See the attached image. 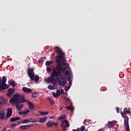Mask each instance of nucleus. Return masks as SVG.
Listing matches in <instances>:
<instances>
[{"mask_svg":"<svg viewBox=\"0 0 131 131\" xmlns=\"http://www.w3.org/2000/svg\"><path fill=\"white\" fill-rule=\"evenodd\" d=\"M55 51L56 53L58 54L57 56L55 57V62L57 64L56 68L53 69V72L52 74L50 75V78H47V81L51 82L53 84V85H57L58 84L62 86H64L67 83V80L66 79H61V81L59 79V75L61 74V71L62 69V65L68 67L69 64L67 63L66 59H65L64 53L59 47L55 48Z\"/></svg>","mask_w":131,"mask_h":131,"instance_id":"f257e3e1","label":"nucleus"},{"mask_svg":"<svg viewBox=\"0 0 131 131\" xmlns=\"http://www.w3.org/2000/svg\"><path fill=\"white\" fill-rule=\"evenodd\" d=\"M28 100L24 99V96H20L18 94L14 95L12 98L10 100V103L13 105L15 103H21L27 102Z\"/></svg>","mask_w":131,"mask_h":131,"instance_id":"f03ea898","label":"nucleus"},{"mask_svg":"<svg viewBox=\"0 0 131 131\" xmlns=\"http://www.w3.org/2000/svg\"><path fill=\"white\" fill-rule=\"evenodd\" d=\"M28 74L31 79V80L35 81L36 82L39 80V77L38 76H35L34 69H28Z\"/></svg>","mask_w":131,"mask_h":131,"instance_id":"7ed1b4c3","label":"nucleus"},{"mask_svg":"<svg viewBox=\"0 0 131 131\" xmlns=\"http://www.w3.org/2000/svg\"><path fill=\"white\" fill-rule=\"evenodd\" d=\"M0 77V92H2L3 90H5L9 88L8 85H7L6 83L7 81V78L5 77V76H4L3 77V79L1 81Z\"/></svg>","mask_w":131,"mask_h":131,"instance_id":"20e7f679","label":"nucleus"},{"mask_svg":"<svg viewBox=\"0 0 131 131\" xmlns=\"http://www.w3.org/2000/svg\"><path fill=\"white\" fill-rule=\"evenodd\" d=\"M60 126H61V128L63 129V131H67V128L69 127L70 124H69V121L64 120L62 121V122H61V124H60Z\"/></svg>","mask_w":131,"mask_h":131,"instance_id":"39448f33","label":"nucleus"},{"mask_svg":"<svg viewBox=\"0 0 131 131\" xmlns=\"http://www.w3.org/2000/svg\"><path fill=\"white\" fill-rule=\"evenodd\" d=\"M13 111L11 108H8L7 110V114L6 115L7 118L8 119L12 115Z\"/></svg>","mask_w":131,"mask_h":131,"instance_id":"423d86ee","label":"nucleus"},{"mask_svg":"<svg viewBox=\"0 0 131 131\" xmlns=\"http://www.w3.org/2000/svg\"><path fill=\"white\" fill-rule=\"evenodd\" d=\"M36 122H37V121H36V120L33 121L32 119H30L29 120L26 119V120L23 121L22 123L23 124H26V123H35Z\"/></svg>","mask_w":131,"mask_h":131,"instance_id":"0eeeda50","label":"nucleus"},{"mask_svg":"<svg viewBox=\"0 0 131 131\" xmlns=\"http://www.w3.org/2000/svg\"><path fill=\"white\" fill-rule=\"evenodd\" d=\"M27 102L28 105H29L30 110L33 111V110L35 109V107H34V105L33 103H32L31 101H28V100Z\"/></svg>","mask_w":131,"mask_h":131,"instance_id":"6e6552de","label":"nucleus"},{"mask_svg":"<svg viewBox=\"0 0 131 131\" xmlns=\"http://www.w3.org/2000/svg\"><path fill=\"white\" fill-rule=\"evenodd\" d=\"M23 91L26 93H30L32 92V90L26 87H24L23 88Z\"/></svg>","mask_w":131,"mask_h":131,"instance_id":"1a4fd4ad","label":"nucleus"},{"mask_svg":"<svg viewBox=\"0 0 131 131\" xmlns=\"http://www.w3.org/2000/svg\"><path fill=\"white\" fill-rule=\"evenodd\" d=\"M65 75L67 76V78L71 80V72H69V71H66L65 72Z\"/></svg>","mask_w":131,"mask_h":131,"instance_id":"9d476101","label":"nucleus"},{"mask_svg":"<svg viewBox=\"0 0 131 131\" xmlns=\"http://www.w3.org/2000/svg\"><path fill=\"white\" fill-rule=\"evenodd\" d=\"M124 126L125 128L129 127V118H127V119H124Z\"/></svg>","mask_w":131,"mask_h":131,"instance_id":"9b49d317","label":"nucleus"},{"mask_svg":"<svg viewBox=\"0 0 131 131\" xmlns=\"http://www.w3.org/2000/svg\"><path fill=\"white\" fill-rule=\"evenodd\" d=\"M8 93L7 94V96L10 97L11 95L14 93L15 90L13 89H10L8 90Z\"/></svg>","mask_w":131,"mask_h":131,"instance_id":"f8f14e48","label":"nucleus"},{"mask_svg":"<svg viewBox=\"0 0 131 131\" xmlns=\"http://www.w3.org/2000/svg\"><path fill=\"white\" fill-rule=\"evenodd\" d=\"M33 125V124H31L29 125H21L20 126V128L23 130H25L28 129V127H31Z\"/></svg>","mask_w":131,"mask_h":131,"instance_id":"ddd939ff","label":"nucleus"},{"mask_svg":"<svg viewBox=\"0 0 131 131\" xmlns=\"http://www.w3.org/2000/svg\"><path fill=\"white\" fill-rule=\"evenodd\" d=\"M85 127L82 126L80 128H77L76 129H73L72 131H85Z\"/></svg>","mask_w":131,"mask_h":131,"instance_id":"4468645a","label":"nucleus"},{"mask_svg":"<svg viewBox=\"0 0 131 131\" xmlns=\"http://www.w3.org/2000/svg\"><path fill=\"white\" fill-rule=\"evenodd\" d=\"M20 119H21V118L20 117H17L16 118L13 117V118L11 119L10 121H11V122H14L18 121V120H19Z\"/></svg>","mask_w":131,"mask_h":131,"instance_id":"2eb2a0df","label":"nucleus"},{"mask_svg":"<svg viewBox=\"0 0 131 131\" xmlns=\"http://www.w3.org/2000/svg\"><path fill=\"white\" fill-rule=\"evenodd\" d=\"M106 126H107V127L108 128H111L114 126V122L112 121H109L107 123V124H106Z\"/></svg>","mask_w":131,"mask_h":131,"instance_id":"dca6fc26","label":"nucleus"},{"mask_svg":"<svg viewBox=\"0 0 131 131\" xmlns=\"http://www.w3.org/2000/svg\"><path fill=\"white\" fill-rule=\"evenodd\" d=\"M5 114L4 112H2L0 113V120H3L5 119Z\"/></svg>","mask_w":131,"mask_h":131,"instance_id":"f3484780","label":"nucleus"},{"mask_svg":"<svg viewBox=\"0 0 131 131\" xmlns=\"http://www.w3.org/2000/svg\"><path fill=\"white\" fill-rule=\"evenodd\" d=\"M19 103H15L16 104V107L20 111V110L21 108H23L24 107V105L23 104H21L19 106Z\"/></svg>","mask_w":131,"mask_h":131,"instance_id":"a211bd4d","label":"nucleus"},{"mask_svg":"<svg viewBox=\"0 0 131 131\" xmlns=\"http://www.w3.org/2000/svg\"><path fill=\"white\" fill-rule=\"evenodd\" d=\"M47 119V117L40 118V119H39V122L45 123Z\"/></svg>","mask_w":131,"mask_h":131,"instance_id":"6ab92c4d","label":"nucleus"},{"mask_svg":"<svg viewBox=\"0 0 131 131\" xmlns=\"http://www.w3.org/2000/svg\"><path fill=\"white\" fill-rule=\"evenodd\" d=\"M53 121H49L47 123V127H52L53 126Z\"/></svg>","mask_w":131,"mask_h":131,"instance_id":"aec40b11","label":"nucleus"},{"mask_svg":"<svg viewBox=\"0 0 131 131\" xmlns=\"http://www.w3.org/2000/svg\"><path fill=\"white\" fill-rule=\"evenodd\" d=\"M66 118H67L66 116L64 115H61V116L58 117V120H59V121H61V120L66 119Z\"/></svg>","mask_w":131,"mask_h":131,"instance_id":"412c9836","label":"nucleus"},{"mask_svg":"<svg viewBox=\"0 0 131 131\" xmlns=\"http://www.w3.org/2000/svg\"><path fill=\"white\" fill-rule=\"evenodd\" d=\"M52 63H53L52 60H50V61H46L45 64H46V66L48 67V66H51V64Z\"/></svg>","mask_w":131,"mask_h":131,"instance_id":"4be33fe9","label":"nucleus"},{"mask_svg":"<svg viewBox=\"0 0 131 131\" xmlns=\"http://www.w3.org/2000/svg\"><path fill=\"white\" fill-rule=\"evenodd\" d=\"M39 113L41 116H45L49 114V112H39Z\"/></svg>","mask_w":131,"mask_h":131,"instance_id":"5701e85b","label":"nucleus"},{"mask_svg":"<svg viewBox=\"0 0 131 131\" xmlns=\"http://www.w3.org/2000/svg\"><path fill=\"white\" fill-rule=\"evenodd\" d=\"M37 93L35 92V93H32V98H37Z\"/></svg>","mask_w":131,"mask_h":131,"instance_id":"b1692460","label":"nucleus"},{"mask_svg":"<svg viewBox=\"0 0 131 131\" xmlns=\"http://www.w3.org/2000/svg\"><path fill=\"white\" fill-rule=\"evenodd\" d=\"M124 113L125 114H130V111L127 108H125L124 109Z\"/></svg>","mask_w":131,"mask_h":131,"instance_id":"393cba45","label":"nucleus"},{"mask_svg":"<svg viewBox=\"0 0 131 131\" xmlns=\"http://www.w3.org/2000/svg\"><path fill=\"white\" fill-rule=\"evenodd\" d=\"M48 88L49 89V90H53L55 89V86H53L52 85H49L48 86Z\"/></svg>","mask_w":131,"mask_h":131,"instance_id":"a878e982","label":"nucleus"},{"mask_svg":"<svg viewBox=\"0 0 131 131\" xmlns=\"http://www.w3.org/2000/svg\"><path fill=\"white\" fill-rule=\"evenodd\" d=\"M30 112V110H26L25 112H23V114L24 115H28Z\"/></svg>","mask_w":131,"mask_h":131,"instance_id":"bb28decb","label":"nucleus"},{"mask_svg":"<svg viewBox=\"0 0 131 131\" xmlns=\"http://www.w3.org/2000/svg\"><path fill=\"white\" fill-rule=\"evenodd\" d=\"M11 85H12L13 87H15L17 85V84H16V83L15 82H14V81H11V83H10Z\"/></svg>","mask_w":131,"mask_h":131,"instance_id":"cd10ccee","label":"nucleus"},{"mask_svg":"<svg viewBox=\"0 0 131 131\" xmlns=\"http://www.w3.org/2000/svg\"><path fill=\"white\" fill-rule=\"evenodd\" d=\"M60 95V94H57V93H53V97L57 98L58 97H59Z\"/></svg>","mask_w":131,"mask_h":131,"instance_id":"c85d7f7f","label":"nucleus"},{"mask_svg":"<svg viewBox=\"0 0 131 131\" xmlns=\"http://www.w3.org/2000/svg\"><path fill=\"white\" fill-rule=\"evenodd\" d=\"M66 108H67L68 110H70V111H74V108H73V107H72L71 106L66 107Z\"/></svg>","mask_w":131,"mask_h":131,"instance_id":"c756f323","label":"nucleus"},{"mask_svg":"<svg viewBox=\"0 0 131 131\" xmlns=\"http://www.w3.org/2000/svg\"><path fill=\"white\" fill-rule=\"evenodd\" d=\"M70 89V86H65L64 88V90L66 91V92H68L69 91V89Z\"/></svg>","mask_w":131,"mask_h":131,"instance_id":"7c9ffc66","label":"nucleus"},{"mask_svg":"<svg viewBox=\"0 0 131 131\" xmlns=\"http://www.w3.org/2000/svg\"><path fill=\"white\" fill-rule=\"evenodd\" d=\"M43 60H44L43 57H41V58H40V59H39V60H38V62L39 63H41L42 61H43Z\"/></svg>","mask_w":131,"mask_h":131,"instance_id":"2f4dec72","label":"nucleus"},{"mask_svg":"<svg viewBox=\"0 0 131 131\" xmlns=\"http://www.w3.org/2000/svg\"><path fill=\"white\" fill-rule=\"evenodd\" d=\"M52 71V68L50 67H47V72H51Z\"/></svg>","mask_w":131,"mask_h":131,"instance_id":"473e14b6","label":"nucleus"},{"mask_svg":"<svg viewBox=\"0 0 131 131\" xmlns=\"http://www.w3.org/2000/svg\"><path fill=\"white\" fill-rule=\"evenodd\" d=\"M53 125L55 127H57L59 125V123L58 122L54 123L53 122Z\"/></svg>","mask_w":131,"mask_h":131,"instance_id":"72a5a7b5","label":"nucleus"},{"mask_svg":"<svg viewBox=\"0 0 131 131\" xmlns=\"http://www.w3.org/2000/svg\"><path fill=\"white\" fill-rule=\"evenodd\" d=\"M17 124L16 123L13 124L11 125V127L12 129L14 128V126H16Z\"/></svg>","mask_w":131,"mask_h":131,"instance_id":"f704fd0d","label":"nucleus"},{"mask_svg":"<svg viewBox=\"0 0 131 131\" xmlns=\"http://www.w3.org/2000/svg\"><path fill=\"white\" fill-rule=\"evenodd\" d=\"M4 105V103L0 101V108H2L3 106Z\"/></svg>","mask_w":131,"mask_h":131,"instance_id":"c9c22d12","label":"nucleus"},{"mask_svg":"<svg viewBox=\"0 0 131 131\" xmlns=\"http://www.w3.org/2000/svg\"><path fill=\"white\" fill-rule=\"evenodd\" d=\"M126 131H130L129 127H125Z\"/></svg>","mask_w":131,"mask_h":131,"instance_id":"e433bc0d","label":"nucleus"},{"mask_svg":"<svg viewBox=\"0 0 131 131\" xmlns=\"http://www.w3.org/2000/svg\"><path fill=\"white\" fill-rule=\"evenodd\" d=\"M116 110H117V113H120V108H117Z\"/></svg>","mask_w":131,"mask_h":131,"instance_id":"4c0bfd02","label":"nucleus"},{"mask_svg":"<svg viewBox=\"0 0 131 131\" xmlns=\"http://www.w3.org/2000/svg\"><path fill=\"white\" fill-rule=\"evenodd\" d=\"M50 103H51V104L53 105L55 103V102L53 100H51L50 101Z\"/></svg>","mask_w":131,"mask_h":131,"instance_id":"58836bf2","label":"nucleus"},{"mask_svg":"<svg viewBox=\"0 0 131 131\" xmlns=\"http://www.w3.org/2000/svg\"><path fill=\"white\" fill-rule=\"evenodd\" d=\"M49 119H55V116H51V117H49Z\"/></svg>","mask_w":131,"mask_h":131,"instance_id":"ea45409f","label":"nucleus"},{"mask_svg":"<svg viewBox=\"0 0 131 131\" xmlns=\"http://www.w3.org/2000/svg\"><path fill=\"white\" fill-rule=\"evenodd\" d=\"M56 93L61 95V92L60 91H58V90H56Z\"/></svg>","mask_w":131,"mask_h":131,"instance_id":"a19ab883","label":"nucleus"},{"mask_svg":"<svg viewBox=\"0 0 131 131\" xmlns=\"http://www.w3.org/2000/svg\"><path fill=\"white\" fill-rule=\"evenodd\" d=\"M2 100L4 102L5 104H6L7 103V101H5V99L4 98H3L2 99Z\"/></svg>","mask_w":131,"mask_h":131,"instance_id":"79ce46f5","label":"nucleus"},{"mask_svg":"<svg viewBox=\"0 0 131 131\" xmlns=\"http://www.w3.org/2000/svg\"><path fill=\"white\" fill-rule=\"evenodd\" d=\"M72 81H69V86H71V85H72Z\"/></svg>","mask_w":131,"mask_h":131,"instance_id":"37998d69","label":"nucleus"},{"mask_svg":"<svg viewBox=\"0 0 131 131\" xmlns=\"http://www.w3.org/2000/svg\"><path fill=\"white\" fill-rule=\"evenodd\" d=\"M64 94V90H61V92H60V94Z\"/></svg>","mask_w":131,"mask_h":131,"instance_id":"c03bdc74","label":"nucleus"},{"mask_svg":"<svg viewBox=\"0 0 131 131\" xmlns=\"http://www.w3.org/2000/svg\"><path fill=\"white\" fill-rule=\"evenodd\" d=\"M19 114L21 115H24V114H23V112H22L21 111H20L19 112Z\"/></svg>","mask_w":131,"mask_h":131,"instance_id":"a18cd8bd","label":"nucleus"},{"mask_svg":"<svg viewBox=\"0 0 131 131\" xmlns=\"http://www.w3.org/2000/svg\"><path fill=\"white\" fill-rule=\"evenodd\" d=\"M113 122V125H114V123L115 124H116L117 123V121H112Z\"/></svg>","mask_w":131,"mask_h":131,"instance_id":"49530a36","label":"nucleus"},{"mask_svg":"<svg viewBox=\"0 0 131 131\" xmlns=\"http://www.w3.org/2000/svg\"><path fill=\"white\" fill-rule=\"evenodd\" d=\"M47 99H48L50 102L52 100V99L50 98H47Z\"/></svg>","mask_w":131,"mask_h":131,"instance_id":"de8ad7c7","label":"nucleus"},{"mask_svg":"<svg viewBox=\"0 0 131 131\" xmlns=\"http://www.w3.org/2000/svg\"><path fill=\"white\" fill-rule=\"evenodd\" d=\"M7 130L6 128H4L2 129V131H6Z\"/></svg>","mask_w":131,"mask_h":131,"instance_id":"09e8293b","label":"nucleus"},{"mask_svg":"<svg viewBox=\"0 0 131 131\" xmlns=\"http://www.w3.org/2000/svg\"><path fill=\"white\" fill-rule=\"evenodd\" d=\"M121 114L122 115H124V114H123V113H122V112H121Z\"/></svg>","mask_w":131,"mask_h":131,"instance_id":"8fccbe9b","label":"nucleus"},{"mask_svg":"<svg viewBox=\"0 0 131 131\" xmlns=\"http://www.w3.org/2000/svg\"><path fill=\"white\" fill-rule=\"evenodd\" d=\"M63 71H66V69H63Z\"/></svg>","mask_w":131,"mask_h":131,"instance_id":"3c124183","label":"nucleus"},{"mask_svg":"<svg viewBox=\"0 0 131 131\" xmlns=\"http://www.w3.org/2000/svg\"><path fill=\"white\" fill-rule=\"evenodd\" d=\"M7 131H11V129H8Z\"/></svg>","mask_w":131,"mask_h":131,"instance_id":"603ef678","label":"nucleus"},{"mask_svg":"<svg viewBox=\"0 0 131 131\" xmlns=\"http://www.w3.org/2000/svg\"><path fill=\"white\" fill-rule=\"evenodd\" d=\"M36 116H39V115H36Z\"/></svg>","mask_w":131,"mask_h":131,"instance_id":"864d4df0","label":"nucleus"},{"mask_svg":"<svg viewBox=\"0 0 131 131\" xmlns=\"http://www.w3.org/2000/svg\"><path fill=\"white\" fill-rule=\"evenodd\" d=\"M62 109V107H60V110H61Z\"/></svg>","mask_w":131,"mask_h":131,"instance_id":"5fc2aeb1","label":"nucleus"}]
</instances>
